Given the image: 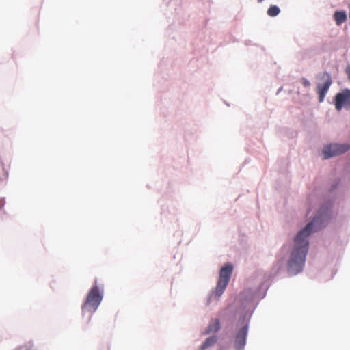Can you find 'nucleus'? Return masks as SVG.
I'll use <instances>...</instances> for the list:
<instances>
[{"mask_svg":"<svg viewBox=\"0 0 350 350\" xmlns=\"http://www.w3.org/2000/svg\"><path fill=\"white\" fill-rule=\"evenodd\" d=\"M327 218V212L319 213L297 234L295 238L294 249L288 262V271L291 275H295L302 271L308 250L307 237L312 232L320 230L323 227V222Z\"/></svg>","mask_w":350,"mask_h":350,"instance_id":"obj_1","label":"nucleus"},{"mask_svg":"<svg viewBox=\"0 0 350 350\" xmlns=\"http://www.w3.org/2000/svg\"><path fill=\"white\" fill-rule=\"evenodd\" d=\"M103 299V295L98 287L95 285L88 294L86 300L82 306L83 312L94 313L99 306Z\"/></svg>","mask_w":350,"mask_h":350,"instance_id":"obj_2","label":"nucleus"},{"mask_svg":"<svg viewBox=\"0 0 350 350\" xmlns=\"http://www.w3.org/2000/svg\"><path fill=\"white\" fill-rule=\"evenodd\" d=\"M232 269L233 267L231 264H226L221 269L219 278L215 289V293L217 295L221 296L224 293L230 281Z\"/></svg>","mask_w":350,"mask_h":350,"instance_id":"obj_3","label":"nucleus"},{"mask_svg":"<svg viewBox=\"0 0 350 350\" xmlns=\"http://www.w3.org/2000/svg\"><path fill=\"white\" fill-rule=\"evenodd\" d=\"M319 79L322 81V83H319L317 85V90L319 94V101L322 103L325 97V95L332 83V79L330 74L327 72H324L322 73Z\"/></svg>","mask_w":350,"mask_h":350,"instance_id":"obj_4","label":"nucleus"},{"mask_svg":"<svg viewBox=\"0 0 350 350\" xmlns=\"http://www.w3.org/2000/svg\"><path fill=\"white\" fill-rule=\"evenodd\" d=\"M350 148V146L348 144H333L324 147L323 150V154L324 159H328L332 157H335L341 154Z\"/></svg>","mask_w":350,"mask_h":350,"instance_id":"obj_5","label":"nucleus"},{"mask_svg":"<svg viewBox=\"0 0 350 350\" xmlns=\"http://www.w3.org/2000/svg\"><path fill=\"white\" fill-rule=\"evenodd\" d=\"M335 107L340 111L342 108L350 109V90H345L338 93L335 97Z\"/></svg>","mask_w":350,"mask_h":350,"instance_id":"obj_6","label":"nucleus"},{"mask_svg":"<svg viewBox=\"0 0 350 350\" xmlns=\"http://www.w3.org/2000/svg\"><path fill=\"white\" fill-rule=\"evenodd\" d=\"M248 330L247 325L241 327L236 334L235 347L237 350H242L245 345L246 337Z\"/></svg>","mask_w":350,"mask_h":350,"instance_id":"obj_7","label":"nucleus"},{"mask_svg":"<svg viewBox=\"0 0 350 350\" xmlns=\"http://www.w3.org/2000/svg\"><path fill=\"white\" fill-rule=\"evenodd\" d=\"M220 329V322L218 319H212L208 326L207 329L205 331V334L211 332H217Z\"/></svg>","mask_w":350,"mask_h":350,"instance_id":"obj_8","label":"nucleus"},{"mask_svg":"<svg viewBox=\"0 0 350 350\" xmlns=\"http://www.w3.org/2000/svg\"><path fill=\"white\" fill-rule=\"evenodd\" d=\"M334 18L337 25H340L347 20V14L344 11H336Z\"/></svg>","mask_w":350,"mask_h":350,"instance_id":"obj_9","label":"nucleus"},{"mask_svg":"<svg viewBox=\"0 0 350 350\" xmlns=\"http://www.w3.org/2000/svg\"><path fill=\"white\" fill-rule=\"evenodd\" d=\"M217 338L215 336L206 338L204 342L200 346V350H205L208 347L213 345L217 342Z\"/></svg>","mask_w":350,"mask_h":350,"instance_id":"obj_10","label":"nucleus"},{"mask_svg":"<svg viewBox=\"0 0 350 350\" xmlns=\"http://www.w3.org/2000/svg\"><path fill=\"white\" fill-rule=\"evenodd\" d=\"M280 8L278 6L271 5L267 10V14L269 16L273 17L276 16L280 13Z\"/></svg>","mask_w":350,"mask_h":350,"instance_id":"obj_11","label":"nucleus"},{"mask_svg":"<svg viewBox=\"0 0 350 350\" xmlns=\"http://www.w3.org/2000/svg\"><path fill=\"white\" fill-rule=\"evenodd\" d=\"M301 82H302L303 85L306 88H308L310 85V81L308 79H306V78H303L301 79Z\"/></svg>","mask_w":350,"mask_h":350,"instance_id":"obj_12","label":"nucleus"},{"mask_svg":"<svg viewBox=\"0 0 350 350\" xmlns=\"http://www.w3.org/2000/svg\"><path fill=\"white\" fill-rule=\"evenodd\" d=\"M17 350H31V345L21 346Z\"/></svg>","mask_w":350,"mask_h":350,"instance_id":"obj_13","label":"nucleus"},{"mask_svg":"<svg viewBox=\"0 0 350 350\" xmlns=\"http://www.w3.org/2000/svg\"><path fill=\"white\" fill-rule=\"evenodd\" d=\"M345 72L347 75L349 80L350 81V64L347 66Z\"/></svg>","mask_w":350,"mask_h":350,"instance_id":"obj_14","label":"nucleus"},{"mask_svg":"<svg viewBox=\"0 0 350 350\" xmlns=\"http://www.w3.org/2000/svg\"><path fill=\"white\" fill-rule=\"evenodd\" d=\"M3 206V203L2 202H0V208Z\"/></svg>","mask_w":350,"mask_h":350,"instance_id":"obj_15","label":"nucleus"}]
</instances>
